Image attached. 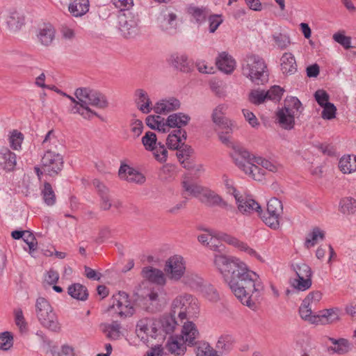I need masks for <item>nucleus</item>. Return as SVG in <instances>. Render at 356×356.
Listing matches in <instances>:
<instances>
[{"instance_id":"obj_1","label":"nucleus","mask_w":356,"mask_h":356,"mask_svg":"<svg viewBox=\"0 0 356 356\" xmlns=\"http://www.w3.org/2000/svg\"><path fill=\"white\" fill-rule=\"evenodd\" d=\"M213 264L235 297L243 305L254 308L264 291L259 275L235 257L215 254Z\"/></svg>"},{"instance_id":"obj_2","label":"nucleus","mask_w":356,"mask_h":356,"mask_svg":"<svg viewBox=\"0 0 356 356\" xmlns=\"http://www.w3.org/2000/svg\"><path fill=\"white\" fill-rule=\"evenodd\" d=\"M76 99L67 96L73 105L70 107V112L73 114L79 113L85 119H90L97 113L91 110L89 106L98 108H104L108 106V102L104 95L89 88H79L75 90Z\"/></svg>"},{"instance_id":"obj_3","label":"nucleus","mask_w":356,"mask_h":356,"mask_svg":"<svg viewBox=\"0 0 356 356\" xmlns=\"http://www.w3.org/2000/svg\"><path fill=\"white\" fill-rule=\"evenodd\" d=\"M241 70L243 75L255 85H264L268 81L269 72L267 64L264 58L258 55H246L241 61Z\"/></svg>"},{"instance_id":"obj_4","label":"nucleus","mask_w":356,"mask_h":356,"mask_svg":"<svg viewBox=\"0 0 356 356\" xmlns=\"http://www.w3.org/2000/svg\"><path fill=\"white\" fill-rule=\"evenodd\" d=\"M35 314L40 323L45 328L58 332L61 326L58 316L50 303L44 298L39 297L35 301Z\"/></svg>"},{"instance_id":"obj_5","label":"nucleus","mask_w":356,"mask_h":356,"mask_svg":"<svg viewBox=\"0 0 356 356\" xmlns=\"http://www.w3.org/2000/svg\"><path fill=\"white\" fill-rule=\"evenodd\" d=\"M197 302L191 294L184 293L177 296L172 302L171 311L174 316L177 315L181 321L187 318L188 315L196 313Z\"/></svg>"},{"instance_id":"obj_6","label":"nucleus","mask_w":356,"mask_h":356,"mask_svg":"<svg viewBox=\"0 0 356 356\" xmlns=\"http://www.w3.org/2000/svg\"><path fill=\"white\" fill-rule=\"evenodd\" d=\"M283 213L282 202L277 198H271L267 203L266 212L261 213L264 222L272 229H276L280 226V221Z\"/></svg>"},{"instance_id":"obj_7","label":"nucleus","mask_w":356,"mask_h":356,"mask_svg":"<svg viewBox=\"0 0 356 356\" xmlns=\"http://www.w3.org/2000/svg\"><path fill=\"white\" fill-rule=\"evenodd\" d=\"M164 271L170 280L180 281L186 271V262L184 258L179 254L170 257L165 261Z\"/></svg>"},{"instance_id":"obj_8","label":"nucleus","mask_w":356,"mask_h":356,"mask_svg":"<svg viewBox=\"0 0 356 356\" xmlns=\"http://www.w3.org/2000/svg\"><path fill=\"white\" fill-rule=\"evenodd\" d=\"M160 321L154 318L145 317L140 319L136 325V332L144 343L149 337L156 338L158 335Z\"/></svg>"},{"instance_id":"obj_9","label":"nucleus","mask_w":356,"mask_h":356,"mask_svg":"<svg viewBox=\"0 0 356 356\" xmlns=\"http://www.w3.org/2000/svg\"><path fill=\"white\" fill-rule=\"evenodd\" d=\"M63 166V156L51 150H47L41 159V168L44 173L55 176Z\"/></svg>"},{"instance_id":"obj_10","label":"nucleus","mask_w":356,"mask_h":356,"mask_svg":"<svg viewBox=\"0 0 356 356\" xmlns=\"http://www.w3.org/2000/svg\"><path fill=\"white\" fill-rule=\"evenodd\" d=\"M156 24L161 31L174 35L177 31V15L168 8L163 9L156 17Z\"/></svg>"},{"instance_id":"obj_11","label":"nucleus","mask_w":356,"mask_h":356,"mask_svg":"<svg viewBox=\"0 0 356 356\" xmlns=\"http://www.w3.org/2000/svg\"><path fill=\"white\" fill-rule=\"evenodd\" d=\"M108 310L113 311L120 317L130 316L134 313V309L131 305L127 293L123 291H120L113 296L112 305Z\"/></svg>"},{"instance_id":"obj_12","label":"nucleus","mask_w":356,"mask_h":356,"mask_svg":"<svg viewBox=\"0 0 356 356\" xmlns=\"http://www.w3.org/2000/svg\"><path fill=\"white\" fill-rule=\"evenodd\" d=\"M140 19L138 16L119 17V29L125 38H133L139 32Z\"/></svg>"},{"instance_id":"obj_13","label":"nucleus","mask_w":356,"mask_h":356,"mask_svg":"<svg viewBox=\"0 0 356 356\" xmlns=\"http://www.w3.org/2000/svg\"><path fill=\"white\" fill-rule=\"evenodd\" d=\"M227 108V106L225 104H219L213 109L211 118L213 123L228 134L232 131L233 123L224 116Z\"/></svg>"},{"instance_id":"obj_14","label":"nucleus","mask_w":356,"mask_h":356,"mask_svg":"<svg viewBox=\"0 0 356 356\" xmlns=\"http://www.w3.org/2000/svg\"><path fill=\"white\" fill-rule=\"evenodd\" d=\"M168 63L180 72L188 73L193 70V64L184 54L175 53L170 56Z\"/></svg>"},{"instance_id":"obj_15","label":"nucleus","mask_w":356,"mask_h":356,"mask_svg":"<svg viewBox=\"0 0 356 356\" xmlns=\"http://www.w3.org/2000/svg\"><path fill=\"white\" fill-rule=\"evenodd\" d=\"M236 202L238 211L243 214H250L256 211L260 216L261 213V207L258 202L250 197L236 196Z\"/></svg>"},{"instance_id":"obj_16","label":"nucleus","mask_w":356,"mask_h":356,"mask_svg":"<svg viewBox=\"0 0 356 356\" xmlns=\"http://www.w3.org/2000/svg\"><path fill=\"white\" fill-rule=\"evenodd\" d=\"M200 200L209 207L219 206L227 209L231 207L221 196L209 189H205L203 191L202 195L200 197Z\"/></svg>"},{"instance_id":"obj_17","label":"nucleus","mask_w":356,"mask_h":356,"mask_svg":"<svg viewBox=\"0 0 356 356\" xmlns=\"http://www.w3.org/2000/svg\"><path fill=\"white\" fill-rule=\"evenodd\" d=\"M118 174L122 179L130 183L142 184L145 181V177L142 173L128 165H122Z\"/></svg>"},{"instance_id":"obj_18","label":"nucleus","mask_w":356,"mask_h":356,"mask_svg":"<svg viewBox=\"0 0 356 356\" xmlns=\"http://www.w3.org/2000/svg\"><path fill=\"white\" fill-rule=\"evenodd\" d=\"M199 335L196 325L191 321H187L183 325L179 340L189 346H193L196 343Z\"/></svg>"},{"instance_id":"obj_19","label":"nucleus","mask_w":356,"mask_h":356,"mask_svg":"<svg viewBox=\"0 0 356 356\" xmlns=\"http://www.w3.org/2000/svg\"><path fill=\"white\" fill-rule=\"evenodd\" d=\"M339 309L331 308L319 312L316 318H313V324L326 325L337 322L339 319Z\"/></svg>"},{"instance_id":"obj_20","label":"nucleus","mask_w":356,"mask_h":356,"mask_svg":"<svg viewBox=\"0 0 356 356\" xmlns=\"http://www.w3.org/2000/svg\"><path fill=\"white\" fill-rule=\"evenodd\" d=\"M24 17L21 13L17 10L10 11L6 18V28L10 33H16L24 24Z\"/></svg>"},{"instance_id":"obj_21","label":"nucleus","mask_w":356,"mask_h":356,"mask_svg":"<svg viewBox=\"0 0 356 356\" xmlns=\"http://www.w3.org/2000/svg\"><path fill=\"white\" fill-rule=\"evenodd\" d=\"M135 103L142 113L147 114L153 110L152 102L147 92L143 89H137L134 92Z\"/></svg>"},{"instance_id":"obj_22","label":"nucleus","mask_w":356,"mask_h":356,"mask_svg":"<svg viewBox=\"0 0 356 356\" xmlns=\"http://www.w3.org/2000/svg\"><path fill=\"white\" fill-rule=\"evenodd\" d=\"M295 113L283 108L276 113V122L284 129L291 130L295 125Z\"/></svg>"},{"instance_id":"obj_23","label":"nucleus","mask_w":356,"mask_h":356,"mask_svg":"<svg viewBox=\"0 0 356 356\" xmlns=\"http://www.w3.org/2000/svg\"><path fill=\"white\" fill-rule=\"evenodd\" d=\"M142 275L149 282L158 285H164L166 282L164 273L158 268L151 266L143 268L142 270Z\"/></svg>"},{"instance_id":"obj_24","label":"nucleus","mask_w":356,"mask_h":356,"mask_svg":"<svg viewBox=\"0 0 356 356\" xmlns=\"http://www.w3.org/2000/svg\"><path fill=\"white\" fill-rule=\"evenodd\" d=\"M216 63L218 68L227 74H232L236 67L235 60L225 51L219 54Z\"/></svg>"},{"instance_id":"obj_25","label":"nucleus","mask_w":356,"mask_h":356,"mask_svg":"<svg viewBox=\"0 0 356 356\" xmlns=\"http://www.w3.org/2000/svg\"><path fill=\"white\" fill-rule=\"evenodd\" d=\"M179 107L180 102L177 99L170 98L158 102L153 107V110L158 114H166L179 108Z\"/></svg>"},{"instance_id":"obj_26","label":"nucleus","mask_w":356,"mask_h":356,"mask_svg":"<svg viewBox=\"0 0 356 356\" xmlns=\"http://www.w3.org/2000/svg\"><path fill=\"white\" fill-rule=\"evenodd\" d=\"M176 149L177 150V156L183 167L188 170L193 168L194 165L189 161L190 157L194 152L193 149L190 145L182 143Z\"/></svg>"},{"instance_id":"obj_27","label":"nucleus","mask_w":356,"mask_h":356,"mask_svg":"<svg viewBox=\"0 0 356 356\" xmlns=\"http://www.w3.org/2000/svg\"><path fill=\"white\" fill-rule=\"evenodd\" d=\"M37 39L42 45H50L55 38V29L50 24H44L43 26L38 29L37 34Z\"/></svg>"},{"instance_id":"obj_28","label":"nucleus","mask_w":356,"mask_h":356,"mask_svg":"<svg viewBox=\"0 0 356 356\" xmlns=\"http://www.w3.org/2000/svg\"><path fill=\"white\" fill-rule=\"evenodd\" d=\"M232 156L235 164L241 170H246V166L252 161L250 153L243 148H234Z\"/></svg>"},{"instance_id":"obj_29","label":"nucleus","mask_w":356,"mask_h":356,"mask_svg":"<svg viewBox=\"0 0 356 356\" xmlns=\"http://www.w3.org/2000/svg\"><path fill=\"white\" fill-rule=\"evenodd\" d=\"M281 70L286 75H291L297 71V64L294 56L289 52L284 53L281 58Z\"/></svg>"},{"instance_id":"obj_30","label":"nucleus","mask_w":356,"mask_h":356,"mask_svg":"<svg viewBox=\"0 0 356 356\" xmlns=\"http://www.w3.org/2000/svg\"><path fill=\"white\" fill-rule=\"evenodd\" d=\"M16 155L8 149L5 148L0 150V165L2 168L10 172L14 170L16 165Z\"/></svg>"},{"instance_id":"obj_31","label":"nucleus","mask_w":356,"mask_h":356,"mask_svg":"<svg viewBox=\"0 0 356 356\" xmlns=\"http://www.w3.org/2000/svg\"><path fill=\"white\" fill-rule=\"evenodd\" d=\"M186 138L187 134L184 129H175L168 136L166 145L169 149H176Z\"/></svg>"},{"instance_id":"obj_32","label":"nucleus","mask_w":356,"mask_h":356,"mask_svg":"<svg viewBox=\"0 0 356 356\" xmlns=\"http://www.w3.org/2000/svg\"><path fill=\"white\" fill-rule=\"evenodd\" d=\"M235 341L229 334L221 335L216 343V349L220 356L229 353L234 348Z\"/></svg>"},{"instance_id":"obj_33","label":"nucleus","mask_w":356,"mask_h":356,"mask_svg":"<svg viewBox=\"0 0 356 356\" xmlns=\"http://www.w3.org/2000/svg\"><path fill=\"white\" fill-rule=\"evenodd\" d=\"M88 0H70L68 7L70 13L76 17L84 15L89 10Z\"/></svg>"},{"instance_id":"obj_34","label":"nucleus","mask_w":356,"mask_h":356,"mask_svg":"<svg viewBox=\"0 0 356 356\" xmlns=\"http://www.w3.org/2000/svg\"><path fill=\"white\" fill-rule=\"evenodd\" d=\"M167 119L171 128L183 129L182 127L188 124L191 118L183 113H177L170 115Z\"/></svg>"},{"instance_id":"obj_35","label":"nucleus","mask_w":356,"mask_h":356,"mask_svg":"<svg viewBox=\"0 0 356 356\" xmlns=\"http://www.w3.org/2000/svg\"><path fill=\"white\" fill-rule=\"evenodd\" d=\"M67 293L72 298L78 300L85 301L88 297L87 288L79 283L72 284L69 286Z\"/></svg>"},{"instance_id":"obj_36","label":"nucleus","mask_w":356,"mask_h":356,"mask_svg":"<svg viewBox=\"0 0 356 356\" xmlns=\"http://www.w3.org/2000/svg\"><path fill=\"white\" fill-rule=\"evenodd\" d=\"M102 331L106 337L111 340H117L121 337V326L117 321L111 323H106L102 325Z\"/></svg>"},{"instance_id":"obj_37","label":"nucleus","mask_w":356,"mask_h":356,"mask_svg":"<svg viewBox=\"0 0 356 356\" xmlns=\"http://www.w3.org/2000/svg\"><path fill=\"white\" fill-rule=\"evenodd\" d=\"M254 157L252 156V161L246 166V170L243 171L248 175L250 177L260 181L264 178V170L254 161Z\"/></svg>"},{"instance_id":"obj_38","label":"nucleus","mask_w":356,"mask_h":356,"mask_svg":"<svg viewBox=\"0 0 356 356\" xmlns=\"http://www.w3.org/2000/svg\"><path fill=\"white\" fill-rule=\"evenodd\" d=\"M181 280L183 284L193 289L200 287L203 283V279L197 273L192 271H186Z\"/></svg>"},{"instance_id":"obj_39","label":"nucleus","mask_w":356,"mask_h":356,"mask_svg":"<svg viewBox=\"0 0 356 356\" xmlns=\"http://www.w3.org/2000/svg\"><path fill=\"white\" fill-rule=\"evenodd\" d=\"M184 343V342L179 340V338L172 337L170 341H168L166 348L170 353L179 356L184 355L186 350Z\"/></svg>"},{"instance_id":"obj_40","label":"nucleus","mask_w":356,"mask_h":356,"mask_svg":"<svg viewBox=\"0 0 356 356\" xmlns=\"http://www.w3.org/2000/svg\"><path fill=\"white\" fill-rule=\"evenodd\" d=\"M339 168L345 174L356 171V156H343L339 160Z\"/></svg>"},{"instance_id":"obj_41","label":"nucleus","mask_w":356,"mask_h":356,"mask_svg":"<svg viewBox=\"0 0 356 356\" xmlns=\"http://www.w3.org/2000/svg\"><path fill=\"white\" fill-rule=\"evenodd\" d=\"M283 108L293 112L296 117H298L302 111V104L296 97H287L284 100Z\"/></svg>"},{"instance_id":"obj_42","label":"nucleus","mask_w":356,"mask_h":356,"mask_svg":"<svg viewBox=\"0 0 356 356\" xmlns=\"http://www.w3.org/2000/svg\"><path fill=\"white\" fill-rule=\"evenodd\" d=\"M339 211L345 215L353 214L356 211V200L350 197L342 198L339 203Z\"/></svg>"},{"instance_id":"obj_43","label":"nucleus","mask_w":356,"mask_h":356,"mask_svg":"<svg viewBox=\"0 0 356 356\" xmlns=\"http://www.w3.org/2000/svg\"><path fill=\"white\" fill-rule=\"evenodd\" d=\"M325 238V232L319 227H314L305 240V245L307 248L315 245L318 241H323Z\"/></svg>"},{"instance_id":"obj_44","label":"nucleus","mask_w":356,"mask_h":356,"mask_svg":"<svg viewBox=\"0 0 356 356\" xmlns=\"http://www.w3.org/2000/svg\"><path fill=\"white\" fill-rule=\"evenodd\" d=\"M13 314L15 324L18 327L20 333H26L28 331V323L26 321L22 309L21 308L15 309Z\"/></svg>"},{"instance_id":"obj_45","label":"nucleus","mask_w":356,"mask_h":356,"mask_svg":"<svg viewBox=\"0 0 356 356\" xmlns=\"http://www.w3.org/2000/svg\"><path fill=\"white\" fill-rule=\"evenodd\" d=\"M175 316H174V314L170 312V315L165 316L162 318L160 325L161 324L163 330L166 334H171L173 332L177 325Z\"/></svg>"},{"instance_id":"obj_46","label":"nucleus","mask_w":356,"mask_h":356,"mask_svg":"<svg viewBox=\"0 0 356 356\" xmlns=\"http://www.w3.org/2000/svg\"><path fill=\"white\" fill-rule=\"evenodd\" d=\"M291 284L299 291H305L312 286V277L296 276L291 280Z\"/></svg>"},{"instance_id":"obj_47","label":"nucleus","mask_w":356,"mask_h":356,"mask_svg":"<svg viewBox=\"0 0 356 356\" xmlns=\"http://www.w3.org/2000/svg\"><path fill=\"white\" fill-rule=\"evenodd\" d=\"M188 13L193 17L197 23L205 21L207 17L210 14L209 10L205 7H190Z\"/></svg>"},{"instance_id":"obj_48","label":"nucleus","mask_w":356,"mask_h":356,"mask_svg":"<svg viewBox=\"0 0 356 356\" xmlns=\"http://www.w3.org/2000/svg\"><path fill=\"white\" fill-rule=\"evenodd\" d=\"M266 91L259 89L252 90L248 95V100L254 105L263 104L266 99Z\"/></svg>"},{"instance_id":"obj_49","label":"nucleus","mask_w":356,"mask_h":356,"mask_svg":"<svg viewBox=\"0 0 356 356\" xmlns=\"http://www.w3.org/2000/svg\"><path fill=\"white\" fill-rule=\"evenodd\" d=\"M42 195L46 204L48 206H52L55 204L56 195L49 183H44V188L42 191Z\"/></svg>"},{"instance_id":"obj_50","label":"nucleus","mask_w":356,"mask_h":356,"mask_svg":"<svg viewBox=\"0 0 356 356\" xmlns=\"http://www.w3.org/2000/svg\"><path fill=\"white\" fill-rule=\"evenodd\" d=\"M182 185L186 192L195 197L200 198L202 195L203 191L205 190L200 186L188 181H184L182 182Z\"/></svg>"},{"instance_id":"obj_51","label":"nucleus","mask_w":356,"mask_h":356,"mask_svg":"<svg viewBox=\"0 0 356 356\" xmlns=\"http://www.w3.org/2000/svg\"><path fill=\"white\" fill-rule=\"evenodd\" d=\"M215 236L220 241H224L227 244L238 248V250L241 249L243 243H244L238 240L237 238L225 232H220L219 234H216Z\"/></svg>"},{"instance_id":"obj_52","label":"nucleus","mask_w":356,"mask_h":356,"mask_svg":"<svg viewBox=\"0 0 356 356\" xmlns=\"http://www.w3.org/2000/svg\"><path fill=\"white\" fill-rule=\"evenodd\" d=\"M142 143L148 151H152L157 146V138L156 134L152 131H147L142 138Z\"/></svg>"},{"instance_id":"obj_53","label":"nucleus","mask_w":356,"mask_h":356,"mask_svg":"<svg viewBox=\"0 0 356 356\" xmlns=\"http://www.w3.org/2000/svg\"><path fill=\"white\" fill-rule=\"evenodd\" d=\"M291 270L296 276L312 277V271L311 268L305 263L293 264L291 266Z\"/></svg>"},{"instance_id":"obj_54","label":"nucleus","mask_w":356,"mask_h":356,"mask_svg":"<svg viewBox=\"0 0 356 356\" xmlns=\"http://www.w3.org/2000/svg\"><path fill=\"white\" fill-rule=\"evenodd\" d=\"M156 160L161 163H165L168 158V150L161 143H158L154 149L152 150Z\"/></svg>"},{"instance_id":"obj_55","label":"nucleus","mask_w":356,"mask_h":356,"mask_svg":"<svg viewBox=\"0 0 356 356\" xmlns=\"http://www.w3.org/2000/svg\"><path fill=\"white\" fill-rule=\"evenodd\" d=\"M299 313L302 319L308 321L312 323H313V318H316V315H312V311L310 305L304 300L299 308Z\"/></svg>"},{"instance_id":"obj_56","label":"nucleus","mask_w":356,"mask_h":356,"mask_svg":"<svg viewBox=\"0 0 356 356\" xmlns=\"http://www.w3.org/2000/svg\"><path fill=\"white\" fill-rule=\"evenodd\" d=\"M13 345V335L10 332H3L0 334V349L7 350Z\"/></svg>"},{"instance_id":"obj_57","label":"nucleus","mask_w":356,"mask_h":356,"mask_svg":"<svg viewBox=\"0 0 356 356\" xmlns=\"http://www.w3.org/2000/svg\"><path fill=\"white\" fill-rule=\"evenodd\" d=\"M284 89L279 86H273L266 91L267 99L280 101L284 92Z\"/></svg>"},{"instance_id":"obj_58","label":"nucleus","mask_w":356,"mask_h":356,"mask_svg":"<svg viewBox=\"0 0 356 356\" xmlns=\"http://www.w3.org/2000/svg\"><path fill=\"white\" fill-rule=\"evenodd\" d=\"M254 161L260 165V167L264 170H268L269 172H276L277 170V166L268 160L264 159L261 157H254Z\"/></svg>"},{"instance_id":"obj_59","label":"nucleus","mask_w":356,"mask_h":356,"mask_svg":"<svg viewBox=\"0 0 356 356\" xmlns=\"http://www.w3.org/2000/svg\"><path fill=\"white\" fill-rule=\"evenodd\" d=\"M197 356H220L216 349L209 344H203L197 348Z\"/></svg>"},{"instance_id":"obj_60","label":"nucleus","mask_w":356,"mask_h":356,"mask_svg":"<svg viewBox=\"0 0 356 356\" xmlns=\"http://www.w3.org/2000/svg\"><path fill=\"white\" fill-rule=\"evenodd\" d=\"M220 232L217 231H211L210 232V238L208 242L207 246L210 248L213 251L220 252L222 250L220 248L222 245L220 243V240L218 239L215 235L216 234H219Z\"/></svg>"},{"instance_id":"obj_61","label":"nucleus","mask_w":356,"mask_h":356,"mask_svg":"<svg viewBox=\"0 0 356 356\" xmlns=\"http://www.w3.org/2000/svg\"><path fill=\"white\" fill-rule=\"evenodd\" d=\"M23 134L17 131H13L10 137V147L14 149H19L23 141Z\"/></svg>"},{"instance_id":"obj_62","label":"nucleus","mask_w":356,"mask_h":356,"mask_svg":"<svg viewBox=\"0 0 356 356\" xmlns=\"http://www.w3.org/2000/svg\"><path fill=\"white\" fill-rule=\"evenodd\" d=\"M330 339L332 341L334 344V346L332 347V350H334L335 353H337L339 354H343L348 352V347L347 346L346 340L339 339L337 341L333 339Z\"/></svg>"},{"instance_id":"obj_63","label":"nucleus","mask_w":356,"mask_h":356,"mask_svg":"<svg viewBox=\"0 0 356 356\" xmlns=\"http://www.w3.org/2000/svg\"><path fill=\"white\" fill-rule=\"evenodd\" d=\"M23 240L28 245L30 254H31L37 249V239L35 238L34 235L29 231H26V233L24 235Z\"/></svg>"},{"instance_id":"obj_64","label":"nucleus","mask_w":356,"mask_h":356,"mask_svg":"<svg viewBox=\"0 0 356 356\" xmlns=\"http://www.w3.org/2000/svg\"><path fill=\"white\" fill-rule=\"evenodd\" d=\"M273 38L277 47L282 49L286 48L291 42L289 38L282 33L273 35Z\"/></svg>"}]
</instances>
